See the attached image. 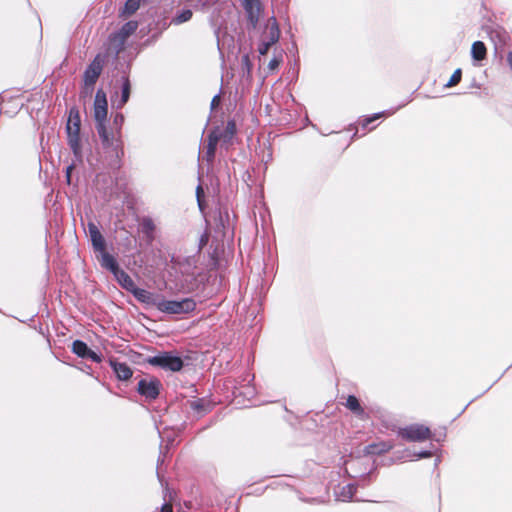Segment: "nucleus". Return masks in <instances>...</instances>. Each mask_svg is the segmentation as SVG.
<instances>
[{
    "mask_svg": "<svg viewBox=\"0 0 512 512\" xmlns=\"http://www.w3.org/2000/svg\"><path fill=\"white\" fill-rule=\"evenodd\" d=\"M155 307L166 314H187L196 308V302L192 298H184L179 301L160 299L155 302Z\"/></svg>",
    "mask_w": 512,
    "mask_h": 512,
    "instance_id": "nucleus-1",
    "label": "nucleus"
},
{
    "mask_svg": "<svg viewBox=\"0 0 512 512\" xmlns=\"http://www.w3.org/2000/svg\"><path fill=\"white\" fill-rule=\"evenodd\" d=\"M67 134H68V144L73 151L76 158L80 159L82 156L81 153V144H80V117L78 112L71 110L69 119L67 122Z\"/></svg>",
    "mask_w": 512,
    "mask_h": 512,
    "instance_id": "nucleus-2",
    "label": "nucleus"
},
{
    "mask_svg": "<svg viewBox=\"0 0 512 512\" xmlns=\"http://www.w3.org/2000/svg\"><path fill=\"white\" fill-rule=\"evenodd\" d=\"M148 363L174 372L181 370L183 367L182 359L178 356L172 355L171 353H162L150 357L148 359Z\"/></svg>",
    "mask_w": 512,
    "mask_h": 512,
    "instance_id": "nucleus-3",
    "label": "nucleus"
},
{
    "mask_svg": "<svg viewBox=\"0 0 512 512\" xmlns=\"http://www.w3.org/2000/svg\"><path fill=\"white\" fill-rule=\"evenodd\" d=\"M399 435L407 441L422 442L431 437V431L424 425L412 424L400 429Z\"/></svg>",
    "mask_w": 512,
    "mask_h": 512,
    "instance_id": "nucleus-4",
    "label": "nucleus"
},
{
    "mask_svg": "<svg viewBox=\"0 0 512 512\" xmlns=\"http://www.w3.org/2000/svg\"><path fill=\"white\" fill-rule=\"evenodd\" d=\"M96 128L101 138L103 146H105L106 148H110L117 153L121 146L120 132L118 131L116 134L109 133L106 129L105 124L96 125Z\"/></svg>",
    "mask_w": 512,
    "mask_h": 512,
    "instance_id": "nucleus-5",
    "label": "nucleus"
},
{
    "mask_svg": "<svg viewBox=\"0 0 512 512\" xmlns=\"http://www.w3.org/2000/svg\"><path fill=\"white\" fill-rule=\"evenodd\" d=\"M107 117V99L103 90L99 89L96 92L94 100V118L97 125L105 124Z\"/></svg>",
    "mask_w": 512,
    "mask_h": 512,
    "instance_id": "nucleus-6",
    "label": "nucleus"
},
{
    "mask_svg": "<svg viewBox=\"0 0 512 512\" xmlns=\"http://www.w3.org/2000/svg\"><path fill=\"white\" fill-rule=\"evenodd\" d=\"M160 382L155 378H145L138 383V392L147 399H155L159 395Z\"/></svg>",
    "mask_w": 512,
    "mask_h": 512,
    "instance_id": "nucleus-7",
    "label": "nucleus"
},
{
    "mask_svg": "<svg viewBox=\"0 0 512 512\" xmlns=\"http://www.w3.org/2000/svg\"><path fill=\"white\" fill-rule=\"evenodd\" d=\"M138 28L136 21H129L125 23L122 28L111 37V42L116 45V48L120 50L126 41V39L132 35Z\"/></svg>",
    "mask_w": 512,
    "mask_h": 512,
    "instance_id": "nucleus-8",
    "label": "nucleus"
},
{
    "mask_svg": "<svg viewBox=\"0 0 512 512\" xmlns=\"http://www.w3.org/2000/svg\"><path fill=\"white\" fill-rule=\"evenodd\" d=\"M103 58L97 55L92 63L88 66L84 73V81L86 85L92 86L97 81L103 68Z\"/></svg>",
    "mask_w": 512,
    "mask_h": 512,
    "instance_id": "nucleus-9",
    "label": "nucleus"
},
{
    "mask_svg": "<svg viewBox=\"0 0 512 512\" xmlns=\"http://www.w3.org/2000/svg\"><path fill=\"white\" fill-rule=\"evenodd\" d=\"M243 7L247 13L248 20L252 24L253 27H256L260 14H261V4L259 0H243Z\"/></svg>",
    "mask_w": 512,
    "mask_h": 512,
    "instance_id": "nucleus-10",
    "label": "nucleus"
},
{
    "mask_svg": "<svg viewBox=\"0 0 512 512\" xmlns=\"http://www.w3.org/2000/svg\"><path fill=\"white\" fill-rule=\"evenodd\" d=\"M88 232L92 242V246L96 252H100L105 249V240L99 231L98 227L90 222L88 224Z\"/></svg>",
    "mask_w": 512,
    "mask_h": 512,
    "instance_id": "nucleus-11",
    "label": "nucleus"
},
{
    "mask_svg": "<svg viewBox=\"0 0 512 512\" xmlns=\"http://www.w3.org/2000/svg\"><path fill=\"white\" fill-rule=\"evenodd\" d=\"M109 363L119 380L126 381L132 377L133 372L126 363L118 362L114 359H110Z\"/></svg>",
    "mask_w": 512,
    "mask_h": 512,
    "instance_id": "nucleus-12",
    "label": "nucleus"
},
{
    "mask_svg": "<svg viewBox=\"0 0 512 512\" xmlns=\"http://www.w3.org/2000/svg\"><path fill=\"white\" fill-rule=\"evenodd\" d=\"M98 253L99 255L97 258L103 268L111 271L112 273H114L119 268L115 258L107 253L105 249Z\"/></svg>",
    "mask_w": 512,
    "mask_h": 512,
    "instance_id": "nucleus-13",
    "label": "nucleus"
},
{
    "mask_svg": "<svg viewBox=\"0 0 512 512\" xmlns=\"http://www.w3.org/2000/svg\"><path fill=\"white\" fill-rule=\"evenodd\" d=\"M133 293V295L136 297L137 300H139L142 303L150 304L155 306V302H157L159 299H156L152 293L145 289L138 288L136 285L134 286V289H131L130 291Z\"/></svg>",
    "mask_w": 512,
    "mask_h": 512,
    "instance_id": "nucleus-14",
    "label": "nucleus"
},
{
    "mask_svg": "<svg viewBox=\"0 0 512 512\" xmlns=\"http://www.w3.org/2000/svg\"><path fill=\"white\" fill-rule=\"evenodd\" d=\"M221 137H222V135L220 134V132L218 130L212 131L210 133V135L208 137V145H207V151H206L207 161L211 162L213 160L217 143Z\"/></svg>",
    "mask_w": 512,
    "mask_h": 512,
    "instance_id": "nucleus-15",
    "label": "nucleus"
},
{
    "mask_svg": "<svg viewBox=\"0 0 512 512\" xmlns=\"http://www.w3.org/2000/svg\"><path fill=\"white\" fill-rule=\"evenodd\" d=\"M115 279L117 280V282L124 288L126 289L127 291H131V289H134V286H135V283L134 281L132 280V278L123 270H121L120 268H118L114 273H113Z\"/></svg>",
    "mask_w": 512,
    "mask_h": 512,
    "instance_id": "nucleus-16",
    "label": "nucleus"
},
{
    "mask_svg": "<svg viewBox=\"0 0 512 512\" xmlns=\"http://www.w3.org/2000/svg\"><path fill=\"white\" fill-rule=\"evenodd\" d=\"M280 37V29L274 17L270 18L267 23V37L266 40L270 43H276Z\"/></svg>",
    "mask_w": 512,
    "mask_h": 512,
    "instance_id": "nucleus-17",
    "label": "nucleus"
},
{
    "mask_svg": "<svg viewBox=\"0 0 512 512\" xmlns=\"http://www.w3.org/2000/svg\"><path fill=\"white\" fill-rule=\"evenodd\" d=\"M487 49L482 41H476L471 47V56L474 61H482L486 58Z\"/></svg>",
    "mask_w": 512,
    "mask_h": 512,
    "instance_id": "nucleus-18",
    "label": "nucleus"
},
{
    "mask_svg": "<svg viewBox=\"0 0 512 512\" xmlns=\"http://www.w3.org/2000/svg\"><path fill=\"white\" fill-rule=\"evenodd\" d=\"M130 91H131V85L130 81L127 77H123V83H122V91H121V97L117 102V107L122 108L130 97Z\"/></svg>",
    "mask_w": 512,
    "mask_h": 512,
    "instance_id": "nucleus-19",
    "label": "nucleus"
},
{
    "mask_svg": "<svg viewBox=\"0 0 512 512\" xmlns=\"http://www.w3.org/2000/svg\"><path fill=\"white\" fill-rule=\"evenodd\" d=\"M355 486L352 484H347L346 486L342 487L341 490L336 492L337 500L339 501H350L353 498V495L355 493Z\"/></svg>",
    "mask_w": 512,
    "mask_h": 512,
    "instance_id": "nucleus-20",
    "label": "nucleus"
},
{
    "mask_svg": "<svg viewBox=\"0 0 512 512\" xmlns=\"http://www.w3.org/2000/svg\"><path fill=\"white\" fill-rule=\"evenodd\" d=\"M346 407L360 417H364V415H365V412H364L363 408L361 407L358 399L353 395H350L347 398Z\"/></svg>",
    "mask_w": 512,
    "mask_h": 512,
    "instance_id": "nucleus-21",
    "label": "nucleus"
},
{
    "mask_svg": "<svg viewBox=\"0 0 512 512\" xmlns=\"http://www.w3.org/2000/svg\"><path fill=\"white\" fill-rule=\"evenodd\" d=\"M90 348L81 340H75L72 343V351L81 358H86Z\"/></svg>",
    "mask_w": 512,
    "mask_h": 512,
    "instance_id": "nucleus-22",
    "label": "nucleus"
},
{
    "mask_svg": "<svg viewBox=\"0 0 512 512\" xmlns=\"http://www.w3.org/2000/svg\"><path fill=\"white\" fill-rule=\"evenodd\" d=\"M142 0H127L121 12L124 16L134 14L140 7Z\"/></svg>",
    "mask_w": 512,
    "mask_h": 512,
    "instance_id": "nucleus-23",
    "label": "nucleus"
},
{
    "mask_svg": "<svg viewBox=\"0 0 512 512\" xmlns=\"http://www.w3.org/2000/svg\"><path fill=\"white\" fill-rule=\"evenodd\" d=\"M192 17V11L190 9H185V10H182L181 12H179L173 19H172V23L173 24H176V25H179V24H182L184 22H187L191 19Z\"/></svg>",
    "mask_w": 512,
    "mask_h": 512,
    "instance_id": "nucleus-24",
    "label": "nucleus"
},
{
    "mask_svg": "<svg viewBox=\"0 0 512 512\" xmlns=\"http://www.w3.org/2000/svg\"><path fill=\"white\" fill-rule=\"evenodd\" d=\"M391 448V445L381 443L377 445H370L369 447H367V452L372 454H381L386 451H389Z\"/></svg>",
    "mask_w": 512,
    "mask_h": 512,
    "instance_id": "nucleus-25",
    "label": "nucleus"
},
{
    "mask_svg": "<svg viewBox=\"0 0 512 512\" xmlns=\"http://www.w3.org/2000/svg\"><path fill=\"white\" fill-rule=\"evenodd\" d=\"M461 76V69H456L452 76L450 77V80L447 82L446 87H452L458 84L461 81Z\"/></svg>",
    "mask_w": 512,
    "mask_h": 512,
    "instance_id": "nucleus-26",
    "label": "nucleus"
},
{
    "mask_svg": "<svg viewBox=\"0 0 512 512\" xmlns=\"http://www.w3.org/2000/svg\"><path fill=\"white\" fill-rule=\"evenodd\" d=\"M191 408L196 412H206L208 409L206 408L205 401L198 399L191 402Z\"/></svg>",
    "mask_w": 512,
    "mask_h": 512,
    "instance_id": "nucleus-27",
    "label": "nucleus"
},
{
    "mask_svg": "<svg viewBox=\"0 0 512 512\" xmlns=\"http://www.w3.org/2000/svg\"><path fill=\"white\" fill-rule=\"evenodd\" d=\"M274 43H270V41L264 39L259 47H258V51L261 55H266L270 49V47L273 45Z\"/></svg>",
    "mask_w": 512,
    "mask_h": 512,
    "instance_id": "nucleus-28",
    "label": "nucleus"
},
{
    "mask_svg": "<svg viewBox=\"0 0 512 512\" xmlns=\"http://www.w3.org/2000/svg\"><path fill=\"white\" fill-rule=\"evenodd\" d=\"M235 133V124L233 122H229L226 127V132L224 135L225 141H228L230 138L233 137Z\"/></svg>",
    "mask_w": 512,
    "mask_h": 512,
    "instance_id": "nucleus-29",
    "label": "nucleus"
},
{
    "mask_svg": "<svg viewBox=\"0 0 512 512\" xmlns=\"http://www.w3.org/2000/svg\"><path fill=\"white\" fill-rule=\"evenodd\" d=\"M86 358H89L96 363H100L102 361L101 356L98 355L97 353H95L94 351H92L91 349L89 350Z\"/></svg>",
    "mask_w": 512,
    "mask_h": 512,
    "instance_id": "nucleus-30",
    "label": "nucleus"
},
{
    "mask_svg": "<svg viewBox=\"0 0 512 512\" xmlns=\"http://www.w3.org/2000/svg\"><path fill=\"white\" fill-rule=\"evenodd\" d=\"M384 113H376L374 114L372 117L370 118H366L364 121H363V128H366L372 121L380 118Z\"/></svg>",
    "mask_w": 512,
    "mask_h": 512,
    "instance_id": "nucleus-31",
    "label": "nucleus"
},
{
    "mask_svg": "<svg viewBox=\"0 0 512 512\" xmlns=\"http://www.w3.org/2000/svg\"><path fill=\"white\" fill-rule=\"evenodd\" d=\"M431 456H432V453L430 451H421L417 454H414L413 457H411V460L420 459V458H428Z\"/></svg>",
    "mask_w": 512,
    "mask_h": 512,
    "instance_id": "nucleus-32",
    "label": "nucleus"
},
{
    "mask_svg": "<svg viewBox=\"0 0 512 512\" xmlns=\"http://www.w3.org/2000/svg\"><path fill=\"white\" fill-rule=\"evenodd\" d=\"M203 193H204V192H203V189H202V187L199 185V186L197 187V190H196V195H197L198 205H199V208H200L201 210L203 209V207H202V201H201V197H202Z\"/></svg>",
    "mask_w": 512,
    "mask_h": 512,
    "instance_id": "nucleus-33",
    "label": "nucleus"
},
{
    "mask_svg": "<svg viewBox=\"0 0 512 512\" xmlns=\"http://www.w3.org/2000/svg\"><path fill=\"white\" fill-rule=\"evenodd\" d=\"M280 64V59L274 57L273 59L270 60L269 64H268V67L271 69V70H274L276 69Z\"/></svg>",
    "mask_w": 512,
    "mask_h": 512,
    "instance_id": "nucleus-34",
    "label": "nucleus"
},
{
    "mask_svg": "<svg viewBox=\"0 0 512 512\" xmlns=\"http://www.w3.org/2000/svg\"><path fill=\"white\" fill-rule=\"evenodd\" d=\"M220 104V96L219 95H215L211 101V108L214 109L215 107H217L218 105Z\"/></svg>",
    "mask_w": 512,
    "mask_h": 512,
    "instance_id": "nucleus-35",
    "label": "nucleus"
},
{
    "mask_svg": "<svg viewBox=\"0 0 512 512\" xmlns=\"http://www.w3.org/2000/svg\"><path fill=\"white\" fill-rule=\"evenodd\" d=\"M123 121H124V116L122 114H118L115 116V120H114L115 124L121 125L123 123Z\"/></svg>",
    "mask_w": 512,
    "mask_h": 512,
    "instance_id": "nucleus-36",
    "label": "nucleus"
},
{
    "mask_svg": "<svg viewBox=\"0 0 512 512\" xmlns=\"http://www.w3.org/2000/svg\"><path fill=\"white\" fill-rule=\"evenodd\" d=\"M73 169V166H68L66 168V179H67V183H70V179H71V171Z\"/></svg>",
    "mask_w": 512,
    "mask_h": 512,
    "instance_id": "nucleus-37",
    "label": "nucleus"
},
{
    "mask_svg": "<svg viewBox=\"0 0 512 512\" xmlns=\"http://www.w3.org/2000/svg\"><path fill=\"white\" fill-rule=\"evenodd\" d=\"M161 512H172V506L168 503H165L161 508Z\"/></svg>",
    "mask_w": 512,
    "mask_h": 512,
    "instance_id": "nucleus-38",
    "label": "nucleus"
}]
</instances>
